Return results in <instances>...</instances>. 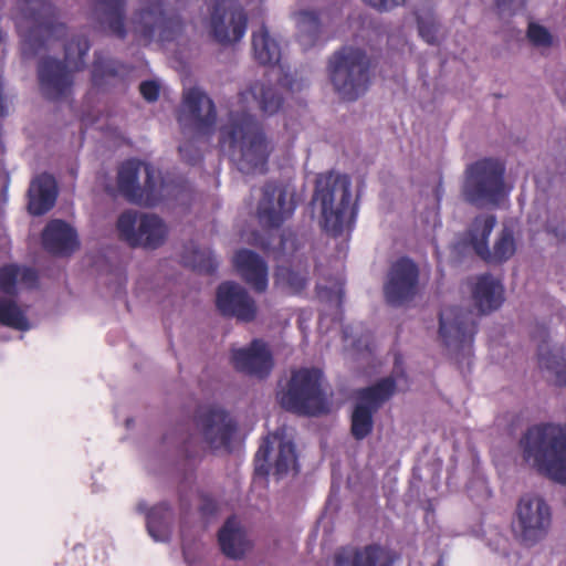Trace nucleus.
I'll return each mask as SVG.
<instances>
[{"label": "nucleus", "instance_id": "obj_13", "mask_svg": "<svg viewBox=\"0 0 566 566\" xmlns=\"http://www.w3.org/2000/svg\"><path fill=\"white\" fill-rule=\"evenodd\" d=\"M116 228L119 238L132 248L157 249L167 237V227L163 219L148 213L138 216L132 210L119 214Z\"/></svg>", "mask_w": 566, "mask_h": 566}, {"label": "nucleus", "instance_id": "obj_39", "mask_svg": "<svg viewBox=\"0 0 566 566\" xmlns=\"http://www.w3.org/2000/svg\"><path fill=\"white\" fill-rule=\"evenodd\" d=\"M188 262L199 273L212 274L218 268L216 258L210 250H193L191 260Z\"/></svg>", "mask_w": 566, "mask_h": 566}, {"label": "nucleus", "instance_id": "obj_36", "mask_svg": "<svg viewBox=\"0 0 566 566\" xmlns=\"http://www.w3.org/2000/svg\"><path fill=\"white\" fill-rule=\"evenodd\" d=\"M538 364L542 368L555 374L557 386H566V360L553 354L544 344L538 347Z\"/></svg>", "mask_w": 566, "mask_h": 566}, {"label": "nucleus", "instance_id": "obj_17", "mask_svg": "<svg viewBox=\"0 0 566 566\" xmlns=\"http://www.w3.org/2000/svg\"><path fill=\"white\" fill-rule=\"evenodd\" d=\"M196 426L211 449H229L237 422L218 405L200 406L195 416Z\"/></svg>", "mask_w": 566, "mask_h": 566}, {"label": "nucleus", "instance_id": "obj_11", "mask_svg": "<svg viewBox=\"0 0 566 566\" xmlns=\"http://www.w3.org/2000/svg\"><path fill=\"white\" fill-rule=\"evenodd\" d=\"M140 163L137 160H127L123 163L117 174V187L120 195L130 203L155 207L164 197V181L156 176L154 168L146 164L144 186L138 184Z\"/></svg>", "mask_w": 566, "mask_h": 566}, {"label": "nucleus", "instance_id": "obj_46", "mask_svg": "<svg viewBox=\"0 0 566 566\" xmlns=\"http://www.w3.org/2000/svg\"><path fill=\"white\" fill-rule=\"evenodd\" d=\"M525 6V0H496V7L501 13L515 14Z\"/></svg>", "mask_w": 566, "mask_h": 566}, {"label": "nucleus", "instance_id": "obj_1", "mask_svg": "<svg viewBox=\"0 0 566 566\" xmlns=\"http://www.w3.org/2000/svg\"><path fill=\"white\" fill-rule=\"evenodd\" d=\"M503 293L501 282L485 273L479 275L472 286V300L478 314L459 306L442 308L439 314V335L446 347L457 355L471 356L479 317L497 310L504 301Z\"/></svg>", "mask_w": 566, "mask_h": 566}, {"label": "nucleus", "instance_id": "obj_15", "mask_svg": "<svg viewBox=\"0 0 566 566\" xmlns=\"http://www.w3.org/2000/svg\"><path fill=\"white\" fill-rule=\"evenodd\" d=\"M516 533L520 541L531 546L542 539L552 522V513L544 499L537 495H524L516 507Z\"/></svg>", "mask_w": 566, "mask_h": 566}, {"label": "nucleus", "instance_id": "obj_48", "mask_svg": "<svg viewBox=\"0 0 566 566\" xmlns=\"http://www.w3.org/2000/svg\"><path fill=\"white\" fill-rule=\"evenodd\" d=\"M218 510L216 501L208 496L202 494L201 495V505H200V512L205 516L213 515Z\"/></svg>", "mask_w": 566, "mask_h": 566}, {"label": "nucleus", "instance_id": "obj_8", "mask_svg": "<svg viewBox=\"0 0 566 566\" xmlns=\"http://www.w3.org/2000/svg\"><path fill=\"white\" fill-rule=\"evenodd\" d=\"M371 62L358 48L343 46L334 52L328 62L331 82L343 99L355 101L370 83Z\"/></svg>", "mask_w": 566, "mask_h": 566}, {"label": "nucleus", "instance_id": "obj_7", "mask_svg": "<svg viewBox=\"0 0 566 566\" xmlns=\"http://www.w3.org/2000/svg\"><path fill=\"white\" fill-rule=\"evenodd\" d=\"M323 374L317 368L292 371L286 389L279 395L283 409L298 416L315 417L329 412V402L322 387Z\"/></svg>", "mask_w": 566, "mask_h": 566}, {"label": "nucleus", "instance_id": "obj_43", "mask_svg": "<svg viewBox=\"0 0 566 566\" xmlns=\"http://www.w3.org/2000/svg\"><path fill=\"white\" fill-rule=\"evenodd\" d=\"M527 38L536 46H549L552 44V35L548 30L536 23L528 25Z\"/></svg>", "mask_w": 566, "mask_h": 566}, {"label": "nucleus", "instance_id": "obj_26", "mask_svg": "<svg viewBox=\"0 0 566 566\" xmlns=\"http://www.w3.org/2000/svg\"><path fill=\"white\" fill-rule=\"evenodd\" d=\"M127 0H94V10L102 24L116 38L127 36L126 20Z\"/></svg>", "mask_w": 566, "mask_h": 566}, {"label": "nucleus", "instance_id": "obj_34", "mask_svg": "<svg viewBox=\"0 0 566 566\" xmlns=\"http://www.w3.org/2000/svg\"><path fill=\"white\" fill-rule=\"evenodd\" d=\"M376 412L367 405L360 402L355 405L350 416V434L355 440L361 441L373 432Z\"/></svg>", "mask_w": 566, "mask_h": 566}, {"label": "nucleus", "instance_id": "obj_14", "mask_svg": "<svg viewBox=\"0 0 566 566\" xmlns=\"http://www.w3.org/2000/svg\"><path fill=\"white\" fill-rule=\"evenodd\" d=\"M496 223L493 214H481L474 218L468 230L469 243L474 252L488 263H503L515 253V241L510 229L504 228L496 240L493 252L489 249V237Z\"/></svg>", "mask_w": 566, "mask_h": 566}, {"label": "nucleus", "instance_id": "obj_33", "mask_svg": "<svg viewBox=\"0 0 566 566\" xmlns=\"http://www.w3.org/2000/svg\"><path fill=\"white\" fill-rule=\"evenodd\" d=\"M126 70V66L113 59H105L102 54H95L92 66V84L103 87L109 80L117 77Z\"/></svg>", "mask_w": 566, "mask_h": 566}, {"label": "nucleus", "instance_id": "obj_10", "mask_svg": "<svg viewBox=\"0 0 566 566\" xmlns=\"http://www.w3.org/2000/svg\"><path fill=\"white\" fill-rule=\"evenodd\" d=\"M504 165L483 158L469 165L462 186L465 200L472 205L497 203L504 195Z\"/></svg>", "mask_w": 566, "mask_h": 566}, {"label": "nucleus", "instance_id": "obj_37", "mask_svg": "<svg viewBox=\"0 0 566 566\" xmlns=\"http://www.w3.org/2000/svg\"><path fill=\"white\" fill-rule=\"evenodd\" d=\"M297 465V457L295 446L291 441H281L279 444V453L274 463V474L282 476L286 474L290 469H295Z\"/></svg>", "mask_w": 566, "mask_h": 566}, {"label": "nucleus", "instance_id": "obj_47", "mask_svg": "<svg viewBox=\"0 0 566 566\" xmlns=\"http://www.w3.org/2000/svg\"><path fill=\"white\" fill-rule=\"evenodd\" d=\"M367 4L376 8L379 11L390 10L399 4H402L405 0H364Z\"/></svg>", "mask_w": 566, "mask_h": 566}, {"label": "nucleus", "instance_id": "obj_38", "mask_svg": "<svg viewBox=\"0 0 566 566\" xmlns=\"http://www.w3.org/2000/svg\"><path fill=\"white\" fill-rule=\"evenodd\" d=\"M277 282L284 283L293 292H301L305 289L308 277L306 272L294 271L290 268L279 266L275 272Z\"/></svg>", "mask_w": 566, "mask_h": 566}, {"label": "nucleus", "instance_id": "obj_24", "mask_svg": "<svg viewBox=\"0 0 566 566\" xmlns=\"http://www.w3.org/2000/svg\"><path fill=\"white\" fill-rule=\"evenodd\" d=\"M234 265L242 279L256 292L268 287V264L254 251L242 249L234 254Z\"/></svg>", "mask_w": 566, "mask_h": 566}, {"label": "nucleus", "instance_id": "obj_5", "mask_svg": "<svg viewBox=\"0 0 566 566\" xmlns=\"http://www.w3.org/2000/svg\"><path fill=\"white\" fill-rule=\"evenodd\" d=\"M187 22L176 8H167L164 0H150L136 9L129 19V31L143 46L157 42L172 43L186 33Z\"/></svg>", "mask_w": 566, "mask_h": 566}, {"label": "nucleus", "instance_id": "obj_42", "mask_svg": "<svg viewBox=\"0 0 566 566\" xmlns=\"http://www.w3.org/2000/svg\"><path fill=\"white\" fill-rule=\"evenodd\" d=\"M419 35L429 44L437 42L438 25L433 18H422L417 15Z\"/></svg>", "mask_w": 566, "mask_h": 566}, {"label": "nucleus", "instance_id": "obj_44", "mask_svg": "<svg viewBox=\"0 0 566 566\" xmlns=\"http://www.w3.org/2000/svg\"><path fill=\"white\" fill-rule=\"evenodd\" d=\"M178 151L181 158L189 165H196L202 159L200 150L190 142L179 145Z\"/></svg>", "mask_w": 566, "mask_h": 566}, {"label": "nucleus", "instance_id": "obj_31", "mask_svg": "<svg viewBox=\"0 0 566 566\" xmlns=\"http://www.w3.org/2000/svg\"><path fill=\"white\" fill-rule=\"evenodd\" d=\"M297 40L304 50H308L317 44L321 33L322 23L316 11L302 10L296 13Z\"/></svg>", "mask_w": 566, "mask_h": 566}, {"label": "nucleus", "instance_id": "obj_25", "mask_svg": "<svg viewBox=\"0 0 566 566\" xmlns=\"http://www.w3.org/2000/svg\"><path fill=\"white\" fill-rule=\"evenodd\" d=\"M57 197L56 181L43 172L32 179L28 190V210L32 216H42L53 208Z\"/></svg>", "mask_w": 566, "mask_h": 566}, {"label": "nucleus", "instance_id": "obj_9", "mask_svg": "<svg viewBox=\"0 0 566 566\" xmlns=\"http://www.w3.org/2000/svg\"><path fill=\"white\" fill-rule=\"evenodd\" d=\"M23 44L36 53L52 39L65 35L66 27L56 20V8L45 0H25L15 19Z\"/></svg>", "mask_w": 566, "mask_h": 566}, {"label": "nucleus", "instance_id": "obj_29", "mask_svg": "<svg viewBox=\"0 0 566 566\" xmlns=\"http://www.w3.org/2000/svg\"><path fill=\"white\" fill-rule=\"evenodd\" d=\"M218 541L222 553L233 559H240L249 549L243 531L235 527L234 520L228 518L218 533Z\"/></svg>", "mask_w": 566, "mask_h": 566}, {"label": "nucleus", "instance_id": "obj_35", "mask_svg": "<svg viewBox=\"0 0 566 566\" xmlns=\"http://www.w3.org/2000/svg\"><path fill=\"white\" fill-rule=\"evenodd\" d=\"M0 325L22 332L30 328L24 311L13 298L6 297H0Z\"/></svg>", "mask_w": 566, "mask_h": 566}, {"label": "nucleus", "instance_id": "obj_16", "mask_svg": "<svg viewBox=\"0 0 566 566\" xmlns=\"http://www.w3.org/2000/svg\"><path fill=\"white\" fill-rule=\"evenodd\" d=\"M295 201L289 198L287 189L277 181H266L261 189L256 207V217L261 226L276 229L292 217Z\"/></svg>", "mask_w": 566, "mask_h": 566}, {"label": "nucleus", "instance_id": "obj_18", "mask_svg": "<svg viewBox=\"0 0 566 566\" xmlns=\"http://www.w3.org/2000/svg\"><path fill=\"white\" fill-rule=\"evenodd\" d=\"M208 25L212 39L221 45H227L243 38L248 15L238 4L226 6L223 1H218L212 7Z\"/></svg>", "mask_w": 566, "mask_h": 566}, {"label": "nucleus", "instance_id": "obj_12", "mask_svg": "<svg viewBox=\"0 0 566 566\" xmlns=\"http://www.w3.org/2000/svg\"><path fill=\"white\" fill-rule=\"evenodd\" d=\"M177 120L185 136L209 137L213 134L217 122L216 105L203 91L191 87L184 93Z\"/></svg>", "mask_w": 566, "mask_h": 566}, {"label": "nucleus", "instance_id": "obj_20", "mask_svg": "<svg viewBox=\"0 0 566 566\" xmlns=\"http://www.w3.org/2000/svg\"><path fill=\"white\" fill-rule=\"evenodd\" d=\"M216 305L227 317H235L240 322H252L256 316V305L245 289L234 282H223L218 286Z\"/></svg>", "mask_w": 566, "mask_h": 566}, {"label": "nucleus", "instance_id": "obj_30", "mask_svg": "<svg viewBox=\"0 0 566 566\" xmlns=\"http://www.w3.org/2000/svg\"><path fill=\"white\" fill-rule=\"evenodd\" d=\"M252 50L254 60L261 65H274L280 62V44L269 34L265 25L252 33Z\"/></svg>", "mask_w": 566, "mask_h": 566}, {"label": "nucleus", "instance_id": "obj_21", "mask_svg": "<svg viewBox=\"0 0 566 566\" xmlns=\"http://www.w3.org/2000/svg\"><path fill=\"white\" fill-rule=\"evenodd\" d=\"M235 370L259 379L266 378L273 368V356L268 344L254 338L249 346L231 350Z\"/></svg>", "mask_w": 566, "mask_h": 566}, {"label": "nucleus", "instance_id": "obj_23", "mask_svg": "<svg viewBox=\"0 0 566 566\" xmlns=\"http://www.w3.org/2000/svg\"><path fill=\"white\" fill-rule=\"evenodd\" d=\"M42 245L53 255L69 256L78 249L80 242L76 231L70 224L54 219L42 231Z\"/></svg>", "mask_w": 566, "mask_h": 566}, {"label": "nucleus", "instance_id": "obj_28", "mask_svg": "<svg viewBox=\"0 0 566 566\" xmlns=\"http://www.w3.org/2000/svg\"><path fill=\"white\" fill-rule=\"evenodd\" d=\"M249 97L258 102L260 111L265 115H274L283 106V97L277 90L261 81L253 82L249 88L240 93L241 101H248Z\"/></svg>", "mask_w": 566, "mask_h": 566}, {"label": "nucleus", "instance_id": "obj_27", "mask_svg": "<svg viewBox=\"0 0 566 566\" xmlns=\"http://www.w3.org/2000/svg\"><path fill=\"white\" fill-rule=\"evenodd\" d=\"M138 511L146 513V527L155 541L167 542L170 538L175 514L169 504L163 502L147 511L146 505L139 503Z\"/></svg>", "mask_w": 566, "mask_h": 566}, {"label": "nucleus", "instance_id": "obj_50", "mask_svg": "<svg viewBox=\"0 0 566 566\" xmlns=\"http://www.w3.org/2000/svg\"><path fill=\"white\" fill-rule=\"evenodd\" d=\"M434 566H442V562H441V560H439V562L437 563V565H434Z\"/></svg>", "mask_w": 566, "mask_h": 566}, {"label": "nucleus", "instance_id": "obj_41", "mask_svg": "<svg viewBox=\"0 0 566 566\" xmlns=\"http://www.w3.org/2000/svg\"><path fill=\"white\" fill-rule=\"evenodd\" d=\"M277 438H279V434L276 432L273 434V440H276ZM272 444H273L272 437L271 436L265 437L262 440V442L255 453V457H254L255 472L260 475L269 474V458H270V454L272 451Z\"/></svg>", "mask_w": 566, "mask_h": 566}, {"label": "nucleus", "instance_id": "obj_32", "mask_svg": "<svg viewBox=\"0 0 566 566\" xmlns=\"http://www.w3.org/2000/svg\"><path fill=\"white\" fill-rule=\"evenodd\" d=\"M395 391V378L391 376L385 377L371 386L361 388L358 391V402L367 405L373 410L378 411L379 408L394 396Z\"/></svg>", "mask_w": 566, "mask_h": 566}, {"label": "nucleus", "instance_id": "obj_19", "mask_svg": "<svg viewBox=\"0 0 566 566\" xmlns=\"http://www.w3.org/2000/svg\"><path fill=\"white\" fill-rule=\"evenodd\" d=\"M418 265L409 258H399L391 264L384 285L387 302L399 306L411 301L418 292Z\"/></svg>", "mask_w": 566, "mask_h": 566}, {"label": "nucleus", "instance_id": "obj_40", "mask_svg": "<svg viewBox=\"0 0 566 566\" xmlns=\"http://www.w3.org/2000/svg\"><path fill=\"white\" fill-rule=\"evenodd\" d=\"M20 268L17 264H7L0 268V291L11 297L17 296V283Z\"/></svg>", "mask_w": 566, "mask_h": 566}, {"label": "nucleus", "instance_id": "obj_6", "mask_svg": "<svg viewBox=\"0 0 566 566\" xmlns=\"http://www.w3.org/2000/svg\"><path fill=\"white\" fill-rule=\"evenodd\" d=\"M90 48L91 44L87 36L76 35L64 46L65 61L48 56L39 62V86L44 98L55 102L71 93L73 76L69 65L74 71L83 70L85 67V56Z\"/></svg>", "mask_w": 566, "mask_h": 566}, {"label": "nucleus", "instance_id": "obj_22", "mask_svg": "<svg viewBox=\"0 0 566 566\" xmlns=\"http://www.w3.org/2000/svg\"><path fill=\"white\" fill-rule=\"evenodd\" d=\"M394 559L391 551L379 544L342 547L334 558L335 566H392Z\"/></svg>", "mask_w": 566, "mask_h": 566}, {"label": "nucleus", "instance_id": "obj_3", "mask_svg": "<svg viewBox=\"0 0 566 566\" xmlns=\"http://www.w3.org/2000/svg\"><path fill=\"white\" fill-rule=\"evenodd\" d=\"M518 447L525 463L566 485V423L533 424L520 438Z\"/></svg>", "mask_w": 566, "mask_h": 566}, {"label": "nucleus", "instance_id": "obj_4", "mask_svg": "<svg viewBox=\"0 0 566 566\" xmlns=\"http://www.w3.org/2000/svg\"><path fill=\"white\" fill-rule=\"evenodd\" d=\"M350 188V178L344 174L328 171L316 177L312 203L318 205L322 228L334 238L350 230L354 223Z\"/></svg>", "mask_w": 566, "mask_h": 566}, {"label": "nucleus", "instance_id": "obj_49", "mask_svg": "<svg viewBox=\"0 0 566 566\" xmlns=\"http://www.w3.org/2000/svg\"><path fill=\"white\" fill-rule=\"evenodd\" d=\"M19 280L23 283L35 285L38 282V273L34 269L23 268L20 269Z\"/></svg>", "mask_w": 566, "mask_h": 566}, {"label": "nucleus", "instance_id": "obj_45", "mask_svg": "<svg viewBox=\"0 0 566 566\" xmlns=\"http://www.w3.org/2000/svg\"><path fill=\"white\" fill-rule=\"evenodd\" d=\"M139 92L147 102H155L159 97L160 87L155 81H144L139 85Z\"/></svg>", "mask_w": 566, "mask_h": 566}, {"label": "nucleus", "instance_id": "obj_2", "mask_svg": "<svg viewBox=\"0 0 566 566\" xmlns=\"http://www.w3.org/2000/svg\"><path fill=\"white\" fill-rule=\"evenodd\" d=\"M219 144L244 175L265 174L274 144L258 118L245 112L231 111L219 129Z\"/></svg>", "mask_w": 566, "mask_h": 566}]
</instances>
